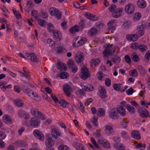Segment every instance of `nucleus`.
I'll list each match as a JSON object with an SVG mask.
<instances>
[{
  "label": "nucleus",
  "instance_id": "39",
  "mask_svg": "<svg viewBox=\"0 0 150 150\" xmlns=\"http://www.w3.org/2000/svg\"><path fill=\"white\" fill-rule=\"evenodd\" d=\"M114 146L115 148L118 149L119 150H125L124 149L125 148L124 145L122 144H120L119 145H118V144H115Z\"/></svg>",
  "mask_w": 150,
  "mask_h": 150
},
{
  "label": "nucleus",
  "instance_id": "37",
  "mask_svg": "<svg viewBox=\"0 0 150 150\" xmlns=\"http://www.w3.org/2000/svg\"><path fill=\"white\" fill-rule=\"evenodd\" d=\"M31 16H33L35 18V19H37L38 18L39 15L38 12L35 10H32L30 13Z\"/></svg>",
  "mask_w": 150,
  "mask_h": 150
},
{
  "label": "nucleus",
  "instance_id": "1",
  "mask_svg": "<svg viewBox=\"0 0 150 150\" xmlns=\"http://www.w3.org/2000/svg\"><path fill=\"white\" fill-rule=\"evenodd\" d=\"M112 46V44L107 45L106 48L103 52V54H104L105 57H107L108 55L111 56L112 54L115 53V49L113 48L111 50L110 49Z\"/></svg>",
  "mask_w": 150,
  "mask_h": 150
},
{
  "label": "nucleus",
  "instance_id": "45",
  "mask_svg": "<svg viewBox=\"0 0 150 150\" xmlns=\"http://www.w3.org/2000/svg\"><path fill=\"white\" fill-rule=\"evenodd\" d=\"M32 97L33 99L37 101H40L41 100V97L36 92L32 96Z\"/></svg>",
  "mask_w": 150,
  "mask_h": 150
},
{
  "label": "nucleus",
  "instance_id": "30",
  "mask_svg": "<svg viewBox=\"0 0 150 150\" xmlns=\"http://www.w3.org/2000/svg\"><path fill=\"white\" fill-rule=\"evenodd\" d=\"M93 86L91 84H88L86 86H84L83 89L87 91H92L94 89Z\"/></svg>",
  "mask_w": 150,
  "mask_h": 150
},
{
  "label": "nucleus",
  "instance_id": "35",
  "mask_svg": "<svg viewBox=\"0 0 150 150\" xmlns=\"http://www.w3.org/2000/svg\"><path fill=\"white\" fill-rule=\"evenodd\" d=\"M59 103L61 106L64 108L67 107V106L69 104V103L68 102L64 100H60L59 102Z\"/></svg>",
  "mask_w": 150,
  "mask_h": 150
},
{
  "label": "nucleus",
  "instance_id": "52",
  "mask_svg": "<svg viewBox=\"0 0 150 150\" xmlns=\"http://www.w3.org/2000/svg\"><path fill=\"white\" fill-rule=\"evenodd\" d=\"M139 44L137 43H134L132 44L130 46L131 48L134 50H137V48L138 49Z\"/></svg>",
  "mask_w": 150,
  "mask_h": 150
},
{
  "label": "nucleus",
  "instance_id": "62",
  "mask_svg": "<svg viewBox=\"0 0 150 150\" xmlns=\"http://www.w3.org/2000/svg\"><path fill=\"white\" fill-rule=\"evenodd\" d=\"M125 61L128 64L131 63V60L130 57L128 55H126L125 56Z\"/></svg>",
  "mask_w": 150,
  "mask_h": 150
},
{
  "label": "nucleus",
  "instance_id": "18",
  "mask_svg": "<svg viewBox=\"0 0 150 150\" xmlns=\"http://www.w3.org/2000/svg\"><path fill=\"white\" fill-rule=\"evenodd\" d=\"M146 28V25L144 23L142 22L141 25L138 28L139 34L140 36H143L144 34V30Z\"/></svg>",
  "mask_w": 150,
  "mask_h": 150
},
{
  "label": "nucleus",
  "instance_id": "17",
  "mask_svg": "<svg viewBox=\"0 0 150 150\" xmlns=\"http://www.w3.org/2000/svg\"><path fill=\"white\" fill-rule=\"evenodd\" d=\"M126 38L128 40L133 42L136 41L138 38L137 35L135 34L127 35L126 36Z\"/></svg>",
  "mask_w": 150,
  "mask_h": 150
},
{
  "label": "nucleus",
  "instance_id": "33",
  "mask_svg": "<svg viewBox=\"0 0 150 150\" xmlns=\"http://www.w3.org/2000/svg\"><path fill=\"white\" fill-rule=\"evenodd\" d=\"M105 110L102 108L98 109L97 112V114L99 117H101L105 115Z\"/></svg>",
  "mask_w": 150,
  "mask_h": 150
},
{
  "label": "nucleus",
  "instance_id": "56",
  "mask_svg": "<svg viewBox=\"0 0 150 150\" xmlns=\"http://www.w3.org/2000/svg\"><path fill=\"white\" fill-rule=\"evenodd\" d=\"M134 92V89L132 88H129L126 91V93L128 95H131Z\"/></svg>",
  "mask_w": 150,
  "mask_h": 150
},
{
  "label": "nucleus",
  "instance_id": "49",
  "mask_svg": "<svg viewBox=\"0 0 150 150\" xmlns=\"http://www.w3.org/2000/svg\"><path fill=\"white\" fill-rule=\"evenodd\" d=\"M98 117H94L93 118L91 119V121L93 124L94 125L97 126L98 124L97 123V121Z\"/></svg>",
  "mask_w": 150,
  "mask_h": 150
},
{
  "label": "nucleus",
  "instance_id": "61",
  "mask_svg": "<svg viewBox=\"0 0 150 150\" xmlns=\"http://www.w3.org/2000/svg\"><path fill=\"white\" fill-rule=\"evenodd\" d=\"M38 23L41 26H43L45 24L44 20L41 19H39L38 20Z\"/></svg>",
  "mask_w": 150,
  "mask_h": 150
},
{
  "label": "nucleus",
  "instance_id": "63",
  "mask_svg": "<svg viewBox=\"0 0 150 150\" xmlns=\"http://www.w3.org/2000/svg\"><path fill=\"white\" fill-rule=\"evenodd\" d=\"M16 144L18 146H22L24 145V142L21 141H19L16 142Z\"/></svg>",
  "mask_w": 150,
  "mask_h": 150
},
{
  "label": "nucleus",
  "instance_id": "60",
  "mask_svg": "<svg viewBox=\"0 0 150 150\" xmlns=\"http://www.w3.org/2000/svg\"><path fill=\"white\" fill-rule=\"evenodd\" d=\"M121 125L124 128H126L128 125V122L125 121L124 120H122L120 123Z\"/></svg>",
  "mask_w": 150,
  "mask_h": 150
},
{
  "label": "nucleus",
  "instance_id": "48",
  "mask_svg": "<svg viewBox=\"0 0 150 150\" xmlns=\"http://www.w3.org/2000/svg\"><path fill=\"white\" fill-rule=\"evenodd\" d=\"M59 150H69V148L65 145H62L58 147Z\"/></svg>",
  "mask_w": 150,
  "mask_h": 150
},
{
  "label": "nucleus",
  "instance_id": "7",
  "mask_svg": "<svg viewBox=\"0 0 150 150\" xmlns=\"http://www.w3.org/2000/svg\"><path fill=\"white\" fill-rule=\"evenodd\" d=\"M62 88L66 96L68 97H70L71 96V92L73 91L71 86L68 84H65L64 85Z\"/></svg>",
  "mask_w": 150,
  "mask_h": 150
},
{
  "label": "nucleus",
  "instance_id": "32",
  "mask_svg": "<svg viewBox=\"0 0 150 150\" xmlns=\"http://www.w3.org/2000/svg\"><path fill=\"white\" fill-rule=\"evenodd\" d=\"M75 148L79 150H82L84 148V146L81 144L79 143H76L74 144Z\"/></svg>",
  "mask_w": 150,
  "mask_h": 150
},
{
  "label": "nucleus",
  "instance_id": "24",
  "mask_svg": "<svg viewBox=\"0 0 150 150\" xmlns=\"http://www.w3.org/2000/svg\"><path fill=\"white\" fill-rule=\"evenodd\" d=\"M131 136L134 139L139 140L140 139L141 137L138 131L134 130L132 132Z\"/></svg>",
  "mask_w": 150,
  "mask_h": 150
},
{
  "label": "nucleus",
  "instance_id": "4",
  "mask_svg": "<svg viewBox=\"0 0 150 150\" xmlns=\"http://www.w3.org/2000/svg\"><path fill=\"white\" fill-rule=\"evenodd\" d=\"M30 112L32 115L35 117L37 116L38 117L42 120L45 119V117L43 114L36 109L32 108L30 110Z\"/></svg>",
  "mask_w": 150,
  "mask_h": 150
},
{
  "label": "nucleus",
  "instance_id": "38",
  "mask_svg": "<svg viewBox=\"0 0 150 150\" xmlns=\"http://www.w3.org/2000/svg\"><path fill=\"white\" fill-rule=\"evenodd\" d=\"M54 15L57 16L56 18L58 19H60L62 17L61 13H59V10L56 8H55V9Z\"/></svg>",
  "mask_w": 150,
  "mask_h": 150
},
{
  "label": "nucleus",
  "instance_id": "19",
  "mask_svg": "<svg viewBox=\"0 0 150 150\" xmlns=\"http://www.w3.org/2000/svg\"><path fill=\"white\" fill-rule=\"evenodd\" d=\"M117 111L119 114L122 116L124 117L126 114V111L123 107L120 105L117 106Z\"/></svg>",
  "mask_w": 150,
  "mask_h": 150
},
{
  "label": "nucleus",
  "instance_id": "43",
  "mask_svg": "<svg viewBox=\"0 0 150 150\" xmlns=\"http://www.w3.org/2000/svg\"><path fill=\"white\" fill-rule=\"evenodd\" d=\"M91 62L95 66H96L100 63V61L99 59L98 58L96 59H92Z\"/></svg>",
  "mask_w": 150,
  "mask_h": 150
},
{
  "label": "nucleus",
  "instance_id": "28",
  "mask_svg": "<svg viewBox=\"0 0 150 150\" xmlns=\"http://www.w3.org/2000/svg\"><path fill=\"white\" fill-rule=\"evenodd\" d=\"M79 30V27L77 25H75L71 28L69 30L71 33L74 34L75 33L78 32Z\"/></svg>",
  "mask_w": 150,
  "mask_h": 150
},
{
  "label": "nucleus",
  "instance_id": "20",
  "mask_svg": "<svg viewBox=\"0 0 150 150\" xmlns=\"http://www.w3.org/2000/svg\"><path fill=\"white\" fill-rule=\"evenodd\" d=\"M99 91L100 93L99 96L102 98H105L107 97L106 95V92L105 88L102 86H100Z\"/></svg>",
  "mask_w": 150,
  "mask_h": 150
},
{
  "label": "nucleus",
  "instance_id": "12",
  "mask_svg": "<svg viewBox=\"0 0 150 150\" xmlns=\"http://www.w3.org/2000/svg\"><path fill=\"white\" fill-rule=\"evenodd\" d=\"M7 84V83L5 81H0V86L2 91L5 92L6 91L7 88L10 89L11 88V85L10 84L8 85L5 86Z\"/></svg>",
  "mask_w": 150,
  "mask_h": 150
},
{
  "label": "nucleus",
  "instance_id": "11",
  "mask_svg": "<svg viewBox=\"0 0 150 150\" xmlns=\"http://www.w3.org/2000/svg\"><path fill=\"white\" fill-rule=\"evenodd\" d=\"M105 130L107 135L110 136L112 134H113L115 133L113 130V128L112 125H107L105 126Z\"/></svg>",
  "mask_w": 150,
  "mask_h": 150
},
{
  "label": "nucleus",
  "instance_id": "34",
  "mask_svg": "<svg viewBox=\"0 0 150 150\" xmlns=\"http://www.w3.org/2000/svg\"><path fill=\"white\" fill-rule=\"evenodd\" d=\"M132 60L136 62H138L139 61V58L136 53H134L132 55Z\"/></svg>",
  "mask_w": 150,
  "mask_h": 150
},
{
  "label": "nucleus",
  "instance_id": "8",
  "mask_svg": "<svg viewBox=\"0 0 150 150\" xmlns=\"http://www.w3.org/2000/svg\"><path fill=\"white\" fill-rule=\"evenodd\" d=\"M97 142L99 143L100 144L102 145L105 148H109L110 147V144L106 139L104 138H101L100 139L98 140Z\"/></svg>",
  "mask_w": 150,
  "mask_h": 150
},
{
  "label": "nucleus",
  "instance_id": "46",
  "mask_svg": "<svg viewBox=\"0 0 150 150\" xmlns=\"http://www.w3.org/2000/svg\"><path fill=\"white\" fill-rule=\"evenodd\" d=\"M121 85L122 84L120 83H115L113 85V87L115 90L118 91L121 90L120 88Z\"/></svg>",
  "mask_w": 150,
  "mask_h": 150
},
{
  "label": "nucleus",
  "instance_id": "13",
  "mask_svg": "<svg viewBox=\"0 0 150 150\" xmlns=\"http://www.w3.org/2000/svg\"><path fill=\"white\" fill-rule=\"evenodd\" d=\"M52 137L55 139L58 138V136H60L61 133L59 131L58 128L57 127H54L52 129Z\"/></svg>",
  "mask_w": 150,
  "mask_h": 150
},
{
  "label": "nucleus",
  "instance_id": "50",
  "mask_svg": "<svg viewBox=\"0 0 150 150\" xmlns=\"http://www.w3.org/2000/svg\"><path fill=\"white\" fill-rule=\"evenodd\" d=\"M65 50L64 48H63L62 46H59L57 47V52L60 54L64 52Z\"/></svg>",
  "mask_w": 150,
  "mask_h": 150
},
{
  "label": "nucleus",
  "instance_id": "21",
  "mask_svg": "<svg viewBox=\"0 0 150 150\" xmlns=\"http://www.w3.org/2000/svg\"><path fill=\"white\" fill-rule=\"evenodd\" d=\"M26 57H30V59L33 62H36L37 61V59L36 55L33 53H26Z\"/></svg>",
  "mask_w": 150,
  "mask_h": 150
},
{
  "label": "nucleus",
  "instance_id": "59",
  "mask_svg": "<svg viewBox=\"0 0 150 150\" xmlns=\"http://www.w3.org/2000/svg\"><path fill=\"white\" fill-rule=\"evenodd\" d=\"M51 96L52 99L55 103H57L59 102L58 100L54 94L52 93Z\"/></svg>",
  "mask_w": 150,
  "mask_h": 150
},
{
  "label": "nucleus",
  "instance_id": "6",
  "mask_svg": "<svg viewBox=\"0 0 150 150\" xmlns=\"http://www.w3.org/2000/svg\"><path fill=\"white\" fill-rule=\"evenodd\" d=\"M134 7L132 4H128L125 6V12L128 14L133 13L134 11Z\"/></svg>",
  "mask_w": 150,
  "mask_h": 150
},
{
  "label": "nucleus",
  "instance_id": "55",
  "mask_svg": "<svg viewBox=\"0 0 150 150\" xmlns=\"http://www.w3.org/2000/svg\"><path fill=\"white\" fill-rule=\"evenodd\" d=\"M76 94L77 95H83L85 94V92H84L82 89L78 90L76 91Z\"/></svg>",
  "mask_w": 150,
  "mask_h": 150
},
{
  "label": "nucleus",
  "instance_id": "57",
  "mask_svg": "<svg viewBox=\"0 0 150 150\" xmlns=\"http://www.w3.org/2000/svg\"><path fill=\"white\" fill-rule=\"evenodd\" d=\"M79 103L80 105L79 107L80 110L82 112H84V108L82 102H81V101H80L79 102Z\"/></svg>",
  "mask_w": 150,
  "mask_h": 150
},
{
  "label": "nucleus",
  "instance_id": "36",
  "mask_svg": "<svg viewBox=\"0 0 150 150\" xmlns=\"http://www.w3.org/2000/svg\"><path fill=\"white\" fill-rule=\"evenodd\" d=\"M138 49L141 52H144L147 50V46L144 44L139 45Z\"/></svg>",
  "mask_w": 150,
  "mask_h": 150
},
{
  "label": "nucleus",
  "instance_id": "15",
  "mask_svg": "<svg viewBox=\"0 0 150 150\" xmlns=\"http://www.w3.org/2000/svg\"><path fill=\"white\" fill-rule=\"evenodd\" d=\"M123 9L121 8H119L115 11H113L112 13V16L115 18H118L120 17L122 13Z\"/></svg>",
  "mask_w": 150,
  "mask_h": 150
},
{
  "label": "nucleus",
  "instance_id": "58",
  "mask_svg": "<svg viewBox=\"0 0 150 150\" xmlns=\"http://www.w3.org/2000/svg\"><path fill=\"white\" fill-rule=\"evenodd\" d=\"M84 21L83 20H81L79 23V29L80 28L81 30L83 29L84 27Z\"/></svg>",
  "mask_w": 150,
  "mask_h": 150
},
{
  "label": "nucleus",
  "instance_id": "26",
  "mask_svg": "<svg viewBox=\"0 0 150 150\" xmlns=\"http://www.w3.org/2000/svg\"><path fill=\"white\" fill-rule=\"evenodd\" d=\"M58 66L57 67L58 69L61 71H65L67 69V67L66 65L64 64L62 62H59L58 63Z\"/></svg>",
  "mask_w": 150,
  "mask_h": 150
},
{
  "label": "nucleus",
  "instance_id": "9",
  "mask_svg": "<svg viewBox=\"0 0 150 150\" xmlns=\"http://www.w3.org/2000/svg\"><path fill=\"white\" fill-rule=\"evenodd\" d=\"M33 134L38 139L43 141L44 139V136L41 132L38 129H35L33 131Z\"/></svg>",
  "mask_w": 150,
  "mask_h": 150
},
{
  "label": "nucleus",
  "instance_id": "25",
  "mask_svg": "<svg viewBox=\"0 0 150 150\" xmlns=\"http://www.w3.org/2000/svg\"><path fill=\"white\" fill-rule=\"evenodd\" d=\"M140 116L144 118L147 117L149 115V112L146 109H144L142 110L139 113Z\"/></svg>",
  "mask_w": 150,
  "mask_h": 150
},
{
  "label": "nucleus",
  "instance_id": "44",
  "mask_svg": "<svg viewBox=\"0 0 150 150\" xmlns=\"http://www.w3.org/2000/svg\"><path fill=\"white\" fill-rule=\"evenodd\" d=\"M126 108L129 112L132 113L134 112V108L130 105L127 104L126 106Z\"/></svg>",
  "mask_w": 150,
  "mask_h": 150
},
{
  "label": "nucleus",
  "instance_id": "64",
  "mask_svg": "<svg viewBox=\"0 0 150 150\" xmlns=\"http://www.w3.org/2000/svg\"><path fill=\"white\" fill-rule=\"evenodd\" d=\"M105 84L107 86H110L111 84V81L109 78H107L105 80Z\"/></svg>",
  "mask_w": 150,
  "mask_h": 150
},
{
  "label": "nucleus",
  "instance_id": "3",
  "mask_svg": "<svg viewBox=\"0 0 150 150\" xmlns=\"http://www.w3.org/2000/svg\"><path fill=\"white\" fill-rule=\"evenodd\" d=\"M67 66L69 68L71 69L73 73H75L78 71V69L72 59H70L68 60L67 62Z\"/></svg>",
  "mask_w": 150,
  "mask_h": 150
},
{
  "label": "nucleus",
  "instance_id": "53",
  "mask_svg": "<svg viewBox=\"0 0 150 150\" xmlns=\"http://www.w3.org/2000/svg\"><path fill=\"white\" fill-rule=\"evenodd\" d=\"M129 74L130 76H137L138 73L137 71L134 69L132 70Z\"/></svg>",
  "mask_w": 150,
  "mask_h": 150
},
{
  "label": "nucleus",
  "instance_id": "29",
  "mask_svg": "<svg viewBox=\"0 0 150 150\" xmlns=\"http://www.w3.org/2000/svg\"><path fill=\"white\" fill-rule=\"evenodd\" d=\"M137 5L139 7L144 8L146 6V3L144 0H139L137 2Z\"/></svg>",
  "mask_w": 150,
  "mask_h": 150
},
{
  "label": "nucleus",
  "instance_id": "22",
  "mask_svg": "<svg viewBox=\"0 0 150 150\" xmlns=\"http://www.w3.org/2000/svg\"><path fill=\"white\" fill-rule=\"evenodd\" d=\"M3 119L4 122L10 125L12 123V121L10 117L8 115H5L3 116Z\"/></svg>",
  "mask_w": 150,
  "mask_h": 150
},
{
  "label": "nucleus",
  "instance_id": "40",
  "mask_svg": "<svg viewBox=\"0 0 150 150\" xmlns=\"http://www.w3.org/2000/svg\"><path fill=\"white\" fill-rule=\"evenodd\" d=\"M150 57V50L147 51L145 54L144 61L146 62H148L149 59Z\"/></svg>",
  "mask_w": 150,
  "mask_h": 150
},
{
  "label": "nucleus",
  "instance_id": "10",
  "mask_svg": "<svg viewBox=\"0 0 150 150\" xmlns=\"http://www.w3.org/2000/svg\"><path fill=\"white\" fill-rule=\"evenodd\" d=\"M75 42H77V46H80L86 43L87 41L86 38L83 37H78L74 39Z\"/></svg>",
  "mask_w": 150,
  "mask_h": 150
},
{
  "label": "nucleus",
  "instance_id": "51",
  "mask_svg": "<svg viewBox=\"0 0 150 150\" xmlns=\"http://www.w3.org/2000/svg\"><path fill=\"white\" fill-rule=\"evenodd\" d=\"M111 60L112 62L115 63H119L121 61V59L120 57H117L115 58H112Z\"/></svg>",
  "mask_w": 150,
  "mask_h": 150
},
{
  "label": "nucleus",
  "instance_id": "23",
  "mask_svg": "<svg viewBox=\"0 0 150 150\" xmlns=\"http://www.w3.org/2000/svg\"><path fill=\"white\" fill-rule=\"evenodd\" d=\"M52 33L54 38L55 40L58 39L59 40H61L60 37L61 35L60 32L59 31L57 30H54L52 31Z\"/></svg>",
  "mask_w": 150,
  "mask_h": 150
},
{
  "label": "nucleus",
  "instance_id": "47",
  "mask_svg": "<svg viewBox=\"0 0 150 150\" xmlns=\"http://www.w3.org/2000/svg\"><path fill=\"white\" fill-rule=\"evenodd\" d=\"M89 33L92 35H95L97 33V30L95 28H92L89 31Z\"/></svg>",
  "mask_w": 150,
  "mask_h": 150
},
{
  "label": "nucleus",
  "instance_id": "2",
  "mask_svg": "<svg viewBox=\"0 0 150 150\" xmlns=\"http://www.w3.org/2000/svg\"><path fill=\"white\" fill-rule=\"evenodd\" d=\"M81 72L82 75L81 76V77L83 80L86 79L90 76L89 71L85 66H83L81 67Z\"/></svg>",
  "mask_w": 150,
  "mask_h": 150
},
{
  "label": "nucleus",
  "instance_id": "5",
  "mask_svg": "<svg viewBox=\"0 0 150 150\" xmlns=\"http://www.w3.org/2000/svg\"><path fill=\"white\" fill-rule=\"evenodd\" d=\"M39 118L38 117L32 118L30 121V125L34 127L38 126L40 123V121Z\"/></svg>",
  "mask_w": 150,
  "mask_h": 150
},
{
  "label": "nucleus",
  "instance_id": "31",
  "mask_svg": "<svg viewBox=\"0 0 150 150\" xmlns=\"http://www.w3.org/2000/svg\"><path fill=\"white\" fill-rule=\"evenodd\" d=\"M21 90L23 92L26 93L30 97H31V92L32 90L30 89L27 88L26 86H23L21 87Z\"/></svg>",
  "mask_w": 150,
  "mask_h": 150
},
{
  "label": "nucleus",
  "instance_id": "54",
  "mask_svg": "<svg viewBox=\"0 0 150 150\" xmlns=\"http://www.w3.org/2000/svg\"><path fill=\"white\" fill-rule=\"evenodd\" d=\"M116 7L114 5L111 4L110 7L108 8L109 10L111 11L112 12L115 11L116 10Z\"/></svg>",
  "mask_w": 150,
  "mask_h": 150
},
{
  "label": "nucleus",
  "instance_id": "27",
  "mask_svg": "<svg viewBox=\"0 0 150 150\" xmlns=\"http://www.w3.org/2000/svg\"><path fill=\"white\" fill-rule=\"evenodd\" d=\"M54 144V142L51 137H48L46 140V145L47 147L50 148Z\"/></svg>",
  "mask_w": 150,
  "mask_h": 150
},
{
  "label": "nucleus",
  "instance_id": "14",
  "mask_svg": "<svg viewBox=\"0 0 150 150\" xmlns=\"http://www.w3.org/2000/svg\"><path fill=\"white\" fill-rule=\"evenodd\" d=\"M84 58L83 54L81 52H78L76 55L75 60L76 62L79 64L83 62Z\"/></svg>",
  "mask_w": 150,
  "mask_h": 150
},
{
  "label": "nucleus",
  "instance_id": "16",
  "mask_svg": "<svg viewBox=\"0 0 150 150\" xmlns=\"http://www.w3.org/2000/svg\"><path fill=\"white\" fill-rule=\"evenodd\" d=\"M109 117L111 119L116 120L118 118V113L115 109H112L110 112Z\"/></svg>",
  "mask_w": 150,
  "mask_h": 150
},
{
  "label": "nucleus",
  "instance_id": "42",
  "mask_svg": "<svg viewBox=\"0 0 150 150\" xmlns=\"http://www.w3.org/2000/svg\"><path fill=\"white\" fill-rule=\"evenodd\" d=\"M68 76V74L66 72H63L59 74V77L61 79H66Z\"/></svg>",
  "mask_w": 150,
  "mask_h": 150
},
{
  "label": "nucleus",
  "instance_id": "41",
  "mask_svg": "<svg viewBox=\"0 0 150 150\" xmlns=\"http://www.w3.org/2000/svg\"><path fill=\"white\" fill-rule=\"evenodd\" d=\"M14 103L16 105L19 107H21L23 106L22 101L19 99L15 101Z\"/></svg>",
  "mask_w": 150,
  "mask_h": 150
}]
</instances>
